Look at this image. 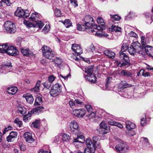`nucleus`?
<instances>
[{
	"label": "nucleus",
	"mask_w": 153,
	"mask_h": 153,
	"mask_svg": "<svg viewBox=\"0 0 153 153\" xmlns=\"http://www.w3.org/2000/svg\"><path fill=\"white\" fill-rule=\"evenodd\" d=\"M128 45L126 43H123L121 47V50L119 52L120 57L122 60H123L124 62L122 63L118 60L115 61L117 65L120 67H125L127 66L128 67L129 66L130 59L128 56L124 53L127 50H128Z\"/></svg>",
	"instance_id": "nucleus-1"
},
{
	"label": "nucleus",
	"mask_w": 153,
	"mask_h": 153,
	"mask_svg": "<svg viewBox=\"0 0 153 153\" xmlns=\"http://www.w3.org/2000/svg\"><path fill=\"white\" fill-rule=\"evenodd\" d=\"M61 92V85L57 83L52 86L50 94L51 96L55 97L58 96Z\"/></svg>",
	"instance_id": "nucleus-2"
},
{
	"label": "nucleus",
	"mask_w": 153,
	"mask_h": 153,
	"mask_svg": "<svg viewBox=\"0 0 153 153\" xmlns=\"http://www.w3.org/2000/svg\"><path fill=\"white\" fill-rule=\"evenodd\" d=\"M6 31L10 33H14L16 31V26L14 23L10 21H7L4 24Z\"/></svg>",
	"instance_id": "nucleus-3"
},
{
	"label": "nucleus",
	"mask_w": 153,
	"mask_h": 153,
	"mask_svg": "<svg viewBox=\"0 0 153 153\" xmlns=\"http://www.w3.org/2000/svg\"><path fill=\"white\" fill-rule=\"evenodd\" d=\"M69 126L70 131L73 134H78L80 133L79 126L76 121H72L70 124Z\"/></svg>",
	"instance_id": "nucleus-4"
},
{
	"label": "nucleus",
	"mask_w": 153,
	"mask_h": 153,
	"mask_svg": "<svg viewBox=\"0 0 153 153\" xmlns=\"http://www.w3.org/2000/svg\"><path fill=\"white\" fill-rule=\"evenodd\" d=\"M91 143V139L89 138H87L86 140V144L87 145V148H86L84 151V153H94L95 151V148L93 145L90 144ZM78 153H82L81 152Z\"/></svg>",
	"instance_id": "nucleus-5"
},
{
	"label": "nucleus",
	"mask_w": 153,
	"mask_h": 153,
	"mask_svg": "<svg viewBox=\"0 0 153 153\" xmlns=\"http://www.w3.org/2000/svg\"><path fill=\"white\" fill-rule=\"evenodd\" d=\"M93 18L89 15L86 16L84 18L83 21V23L85 24L87 27H91V26L93 27L94 29H97V25H94L93 24L91 23L93 21Z\"/></svg>",
	"instance_id": "nucleus-6"
},
{
	"label": "nucleus",
	"mask_w": 153,
	"mask_h": 153,
	"mask_svg": "<svg viewBox=\"0 0 153 153\" xmlns=\"http://www.w3.org/2000/svg\"><path fill=\"white\" fill-rule=\"evenodd\" d=\"M115 148L116 151L118 153H126L128 149L127 145L124 143L117 145Z\"/></svg>",
	"instance_id": "nucleus-7"
},
{
	"label": "nucleus",
	"mask_w": 153,
	"mask_h": 153,
	"mask_svg": "<svg viewBox=\"0 0 153 153\" xmlns=\"http://www.w3.org/2000/svg\"><path fill=\"white\" fill-rule=\"evenodd\" d=\"M86 112V111L84 109L82 108L74 110L72 111V114L76 117H80L84 116Z\"/></svg>",
	"instance_id": "nucleus-8"
},
{
	"label": "nucleus",
	"mask_w": 153,
	"mask_h": 153,
	"mask_svg": "<svg viewBox=\"0 0 153 153\" xmlns=\"http://www.w3.org/2000/svg\"><path fill=\"white\" fill-rule=\"evenodd\" d=\"M71 49L75 53V55L78 56L82 53V51L81 47L77 44H72Z\"/></svg>",
	"instance_id": "nucleus-9"
},
{
	"label": "nucleus",
	"mask_w": 153,
	"mask_h": 153,
	"mask_svg": "<svg viewBox=\"0 0 153 153\" xmlns=\"http://www.w3.org/2000/svg\"><path fill=\"white\" fill-rule=\"evenodd\" d=\"M100 132L102 134H105L108 133L110 131L109 127L106 126V124L104 122H102L100 124Z\"/></svg>",
	"instance_id": "nucleus-10"
},
{
	"label": "nucleus",
	"mask_w": 153,
	"mask_h": 153,
	"mask_svg": "<svg viewBox=\"0 0 153 153\" xmlns=\"http://www.w3.org/2000/svg\"><path fill=\"white\" fill-rule=\"evenodd\" d=\"M26 12L21 8H18L14 13L15 16L20 17H24L27 18L28 15H26Z\"/></svg>",
	"instance_id": "nucleus-11"
},
{
	"label": "nucleus",
	"mask_w": 153,
	"mask_h": 153,
	"mask_svg": "<svg viewBox=\"0 0 153 153\" xmlns=\"http://www.w3.org/2000/svg\"><path fill=\"white\" fill-rule=\"evenodd\" d=\"M6 53L12 56H15L19 54V51L13 46L8 47Z\"/></svg>",
	"instance_id": "nucleus-12"
},
{
	"label": "nucleus",
	"mask_w": 153,
	"mask_h": 153,
	"mask_svg": "<svg viewBox=\"0 0 153 153\" xmlns=\"http://www.w3.org/2000/svg\"><path fill=\"white\" fill-rule=\"evenodd\" d=\"M81 132L80 131V133L78 134H74L77 136V138H74L73 141V143L74 142H79L80 143H83V141L85 140L84 138L83 135L81 134Z\"/></svg>",
	"instance_id": "nucleus-13"
},
{
	"label": "nucleus",
	"mask_w": 153,
	"mask_h": 153,
	"mask_svg": "<svg viewBox=\"0 0 153 153\" xmlns=\"http://www.w3.org/2000/svg\"><path fill=\"white\" fill-rule=\"evenodd\" d=\"M24 138L26 141L31 143L34 141V139L32 137V134L29 132H26L24 134Z\"/></svg>",
	"instance_id": "nucleus-14"
},
{
	"label": "nucleus",
	"mask_w": 153,
	"mask_h": 153,
	"mask_svg": "<svg viewBox=\"0 0 153 153\" xmlns=\"http://www.w3.org/2000/svg\"><path fill=\"white\" fill-rule=\"evenodd\" d=\"M97 22L98 24H101V26H97V28L95 29V30L100 29L103 30V28L104 27V25L105 24L103 19L100 17H98L97 19Z\"/></svg>",
	"instance_id": "nucleus-15"
},
{
	"label": "nucleus",
	"mask_w": 153,
	"mask_h": 153,
	"mask_svg": "<svg viewBox=\"0 0 153 153\" xmlns=\"http://www.w3.org/2000/svg\"><path fill=\"white\" fill-rule=\"evenodd\" d=\"M18 133L17 132L12 131L10 132V134L7 137V141L8 142H10L11 140L13 138H16L17 136Z\"/></svg>",
	"instance_id": "nucleus-16"
},
{
	"label": "nucleus",
	"mask_w": 153,
	"mask_h": 153,
	"mask_svg": "<svg viewBox=\"0 0 153 153\" xmlns=\"http://www.w3.org/2000/svg\"><path fill=\"white\" fill-rule=\"evenodd\" d=\"M40 16V15L38 13L35 12L34 13H32L30 17V19L32 21H34L36 22V21L39 20V19Z\"/></svg>",
	"instance_id": "nucleus-17"
},
{
	"label": "nucleus",
	"mask_w": 153,
	"mask_h": 153,
	"mask_svg": "<svg viewBox=\"0 0 153 153\" xmlns=\"http://www.w3.org/2000/svg\"><path fill=\"white\" fill-rule=\"evenodd\" d=\"M23 97L25 98L29 104H32L33 101V98L32 96L29 94H24Z\"/></svg>",
	"instance_id": "nucleus-18"
},
{
	"label": "nucleus",
	"mask_w": 153,
	"mask_h": 153,
	"mask_svg": "<svg viewBox=\"0 0 153 153\" xmlns=\"http://www.w3.org/2000/svg\"><path fill=\"white\" fill-rule=\"evenodd\" d=\"M144 48L146 53L149 56H151L153 51V47L152 46L147 45Z\"/></svg>",
	"instance_id": "nucleus-19"
},
{
	"label": "nucleus",
	"mask_w": 153,
	"mask_h": 153,
	"mask_svg": "<svg viewBox=\"0 0 153 153\" xmlns=\"http://www.w3.org/2000/svg\"><path fill=\"white\" fill-rule=\"evenodd\" d=\"M125 124L126 127L128 130L134 128L136 127V126L134 123L128 120L126 121Z\"/></svg>",
	"instance_id": "nucleus-20"
},
{
	"label": "nucleus",
	"mask_w": 153,
	"mask_h": 153,
	"mask_svg": "<svg viewBox=\"0 0 153 153\" xmlns=\"http://www.w3.org/2000/svg\"><path fill=\"white\" fill-rule=\"evenodd\" d=\"M103 53L105 55L110 58H114L115 55L114 52L108 50H105Z\"/></svg>",
	"instance_id": "nucleus-21"
},
{
	"label": "nucleus",
	"mask_w": 153,
	"mask_h": 153,
	"mask_svg": "<svg viewBox=\"0 0 153 153\" xmlns=\"http://www.w3.org/2000/svg\"><path fill=\"white\" fill-rule=\"evenodd\" d=\"M86 79L91 83H95L96 81V77L93 74L87 75L85 77Z\"/></svg>",
	"instance_id": "nucleus-22"
},
{
	"label": "nucleus",
	"mask_w": 153,
	"mask_h": 153,
	"mask_svg": "<svg viewBox=\"0 0 153 153\" xmlns=\"http://www.w3.org/2000/svg\"><path fill=\"white\" fill-rule=\"evenodd\" d=\"M18 89L16 87H13L11 88H9L7 89L8 93L12 95L15 94L17 91Z\"/></svg>",
	"instance_id": "nucleus-23"
},
{
	"label": "nucleus",
	"mask_w": 153,
	"mask_h": 153,
	"mask_svg": "<svg viewBox=\"0 0 153 153\" xmlns=\"http://www.w3.org/2000/svg\"><path fill=\"white\" fill-rule=\"evenodd\" d=\"M9 46L7 43L0 45V52L2 53H6Z\"/></svg>",
	"instance_id": "nucleus-24"
},
{
	"label": "nucleus",
	"mask_w": 153,
	"mask_h": 153,
	"mask_svg": "<svg viewBox=\"0 0 153 153\" xmlns=\"http://www.w3.org/2000/svg\"><path fill=\"white\" fill-rule=\"evenodd\" d=\"M40 81H37L35 87L31 89V91L34 93L37 92L39 91V86Z\"/></svg>",
	"instance_id": "nucleus-25"
},
{
	"label": "nucleus",
	"mask_w": 153,
	"mask_h": 153,
	"mask_svg": "<svg viewBox=\"0 0 153 153\" xmlns=\"http://www.w3.org/2000/svg\"><path fill=\"white\" fill-rule=\"evenodd\" d=\"M93 143H92L91 141V143L90 144L93 145L95 148L97 147V146L99 145V142H98V137H93ZM96 148H95V149Z\"/></svg>",
	"instance_id": "nucleus-26"
},
{
	"label": "nucleus",
	"mask_w": 153,
	"mask_h": 153,
	"mask_svg": "<svg viewBox=\"0 0 153 153\" xmlns=\"http://www.w3.org/2000/svg\"><path fill=\"white\" fill-rule=\"evenodd\" d=\"M93 66L91 65L85 68V72L88 74L89 75L93 74Z\"/></svg>",
	"instance_id": "nucleus-27"
},
{
	"label": "nucleus",
	"mask_w": 153,
	"mask_h": 153,
	"mask_svg": "<svg viewBox=\"0 0 153 153\" xmlns=\"http://www.w3.org/2000/svg\"><path fill=\"white\" fill-rule=\"evenodd\" d=\"M131 45L134 47V49L137 52L140 51L139 49L141 48L140 44L138 42L132 43Z\"/></svg>",
	"instance_id": "nucleus-28"
},
{
	"label": "nucleus",
	"mask_w": 153,
	"mask_h": 153,
	"mask_svg": "<svg viewBox=\"0 0 153 153\" xmlns=\"http://www.w3.org/2000/svg\"><path fill=\"white\" fill-rule=\"evenodd\" d=\"M43 55L44 57H45L47 58H48V47L46 46H44L41 48Z\"/></svg>",
	"instance_id": "nucleus-29"
},
{
	"label": "nucleus",
	"mask_w": 153,
	"mask_h": 153,
	"mask_svg": "<svg viewBox=\"0 0 153 153\" xmlns=\"http://www.w3.org/2000/svg\"><path fill=\"white\" fill-rule=\"evenodd\" d=\"M56 54L55 52L50 48L48 47V59H51Z\"/></svg>",
	"instance_id": "nucleus-30"
},
{
	"label": "nucleus",
	"mask_w": 153,
	"mask_h": 153,
	"mask_svg": "<svg viewBox=\"0 0 153 153\" xmlns=\"http://www.w3.org/2000/svg\"><path fill=\"white\" fill-rule=\"evenodd\" d=\"M21 51L24 56H29L30 55V51L28 48H22Z\"/></svg>",
	"instance_id": "nucleus-31"
},
{
	"label": "nucleus",
	"mask_w": 153,
	"mask_h": 153,
	"mask_svg": "<svg viewBox=\"0 0 153 153\" xmlns=\"http://www.w3.org/2000/svg\"><path fill=\"white\" fill-rule=\"evenodd\" d=\"M95 29L93 27L91 26V27H86L85 31L88 33L89 34H94V32H95V30H94Z\"/></svg>",
	"instance_id": "nucleus-32"
},
{
	"label": "nucleus",
	"mask_w": 153,
	"mask_h": 153,
	"mask_svg": "<svg viewBox=\"0 0 153 153\" xmlns=\"http://www.w3.org/2000/svg\"><path fill=\"white\" fill-rule=\"evenodd\" d=\"M121 75H124L126 76L130 77H131V76L132 75L131 72L125 70H123L121 71Z\"/></svg>",
	"instance_id": "nucleus-33"
},
{
	"label": "nucleus",
	"mask_w": 153,
	"mask_h": 153,
	"mask_svg": "<svg viewBox=\"0 0 153 153\" xmlns=\"http://www.w3.org/2000/svg\"><path fill=\"white\" fill-rule=\"evenodd\" d=\"M77 30L81 31H85L86 27H87V26H86V25L84 24H77Z\"/></svg>",
	"instance_id": "nucleus-34"
},
{
	"label": "nucleus",
	"mask_w": 153,
	"mask_h": 153,
	"mask_svg": "<svg viewBox=\"0 0 153 153\" xmlns=\"http://www.w3.org/2000/svg\"><path fill=\"white\" fill-rule=\"evenodd\" d=\"M62 140L66 142L69 141L70 138V136L69 135L66 133H63L62 135Z\"/></svg>",
	"instance_id": "nucleus-35"
},
{
	"label": "nucleus",
	"mask_w": 153,
	"mask_h": 153,
	"mask_svg": "<svg viewBox=\"0 0 153 153\" xmlns=\"http://www.w3.org/2000/svg\"><path fill=\"white\" fill-rule=\"evenodd\" d=\"M40 123V120H36L34 122L32 123V125L33 126L34 128H37L39 126Z\"/></svg>",
	"instance_id": "nucleus-36"
},
{
	"label": "nucleus",
	"mask_w": 153,
	"mask_h": 153,
	"mask_svg": "<svg viewBox=\"0 0 153 153\" xmlns=\"http://www.w3.org/2000/svg\"><path fill=\"white\" fill-rule=\"evenodd\" d=\"M63 24L66 28H68L72 26V23L69 19H65L63 22Z\"/></svg>",
	"instance_id": "nucleus-37"
},
{
	"label": "nucleus",
	"mask_w": 153,
	"mask_h": 153,
	"mask_svg": "<svg viewBox=\"0 0 153 153\" xmlns=\"http://www.w3.org/2000/svg\"><path fill=\"white\" fill-rule=\"evenodd\" d=\"M128 51L129 53L131 55H134L135 53L137 52L132 46L131 45L128 48Z\"/></svg>",
	"instance_id": "nucleus-38"
},
{
	"label": "nucleus",
	"mask_w": 153,
	"mask_h": 153,
	"mask_svg": "<svg viewBox=\"0 0 153 153\" xmlns=\"http://www.w3.org/2000/svg\"><path fill=\"white\" fill-rule=\"evenodd\" d=\"M42 98L41 97H38L36 99L34 103L35 105L36 106L39 105H40L42 103Z\"/></svg>",
	"instance_id": "nucleus-39"
},
{
	"label": "nucleus",
	"mask_w": 153,
	"mask_h": 153,
	"mask_svg": "<svg viewBox=\"0 0 153 153\" xmlns=\"http://www.w3.org/2000/svg\"><path fill=\"white\" fill-rule=\"evenodd\" d=\"M110 16L113 22H114V21H119L121 18L120 17L117 15H112L111 14Z\"/></svg>",
	"instance_id": "nucleus-40"
},
{
	"label": "nucleus",
	"mask_w": 153,
	"mask_h": 153,
	"mask_svg": "<svg viewBox=\"0 0 153 153\" xmlns=\"http://www.w3.org/2000/svg\"><path fill=\"white\" fill-rule=\"evenodd\" d=\"M111 29L112 31L120 32L121 29V28L117 26L113 25L111 26Z\"/></svg>",
	"instance_id": "nucleus-41"
},
{
	"label": "nucleus",
	"mask_w": 153,
	"mask_h": 153,
	"mask_svg": "<svg viewBox=\"0 0 153 153\" xmlns=\"http://www.w3.org/2000/svg\"><path fill=\"white\" fill-rule=\"evenodd\" d=\"M52 61H53L58 65L61 64L62 63V62L61 59L58 57H56L55 58L54 60L53 59Z\"/></svg>",
	"instance_id": "nucleus-42"
},
{
	"label": "nucleus",
	"mask_w": 153,
	"mask_h": 153,
	"mask_svg": "<svg viewBox=\"0 0 153 153\" xmlns=\"http://www.w3.org/2000/svg\"><path fill=\"white\" fill-rule=\"evenodd\" d=\"M90 48L91 51L94 54V55H98V53H100L99 52H97L95 50V47L93 45H91L90 47Z\"/></svg>",
	"instance_id": "nucleus-43"
},
{
	"label": "nucleus",
	"mask_w": 153,
	"mask_h": 153,
	"mask_svg": "<svg viewBox=\"0 0 153 153\" xmlns=\"http://www.w3.org/2000/svg\"><path fill=\"white\" fill-rule=\"evenodd\" d=\"M54 13L55 15L57 17L60 16L62 15V13L60 10L57 8H56L55 10Z\"/></svg>",
	"instance_id": "nucleus-44"
},
{
	"label": "nucleus",
	"mask_w": 153,
	"mask_h": 153,
	"mask_svg": "<svg viewBox=\"0 0 153 153\" xmlns=\"http://www.w3.org/2000/svg\"><path fill=\"white\" fill-rule=\"evenodd\" d=\"M36 24L40 28L42 27L44 25V23L41 21L38 20L36 21Z\"/></svg>",
	"instance_id": "nucleus-45"
},
{
	"label": "nucleus",
	"mask_w": 153,
	"mask_h": 153,
	"mask_svg": "<svg viewBox=\"0 0 153 153\" xmlns=\"http://www.w3.org/2000/svg\"><path fill=\"white\" fill-rule=\"evenodd\" d=\"M18 110L19 112L22 115H24L26 113L25 110H24L21 106L18 107Z\"/></svg>",
	"instance_id": "nucleus-46"
},
{
	"label": "nucleus",
	"mask_w": 153,
	"mask_h": 153,
	"mask_svg": "<svg viewBox=\"0 0 153 153\" xmlns=\"http://www.w3.org/2000/svg\"><path fill=\"white\" fill-rule=\"evenodd\" d=\"M101 31H96L95 32H94V34L95 36H99V37H102V32L101 30L100 29Z\"/></svg>",
	"instance_id": "nucleus-47"
},
{
	"label": "nucleus",
	"mask_w": 153,
	"mask_h": 153,
	"mask_svg": "<svg viewBox=\"0 0 153 153\" xmlns=\"http://www.w3.org/2000/svg\"><path fill=\"white\" fill-rule=\"evenodd\" d=\"M140 72H141L142 73V75L145 77L150 76V75L149 72H146L144 73V70H141Z\"/></svg>",
	"instance_id": "nucleus-48"
},
{
	"label": "nucleus",
	"mask_w": 153,
	"mask_h": 153,
	"mask_svg": "<svg viewBox=\"0 0 153 153\" xmlns=\"http://www.w3.org/2000/svg\"><path fill=\"white\" fill-rule=\"evenodd\" d=\"M13 128L10 126H8L7 127L5 128L3 130V134H4L6 133V132L8 131L9 130L12 129Z\"/></svg>",
	"instance_id": "nucleus-49"
},
{
	"label": "nucleus",
	"mask_w": 153,
	"mask_h": 153,
	"mask_svg": "<svg viewBox=\"0 0 153 153\" xmlns=\"http://www.w3.org/2000/svg\"><path fill=\"white\" fill-rule=\"evenodd\" d=\"M112 79V78L111 77H108L107 78L106 81V83L105 85V86L106 87V89H107V87L108 85L110 83L111 80Z\"/></svg>",
	"instance_id": "nucleus-50"
},
{
	"label": "nucleus",
	"mask_w": 153,
	"mask_h": 153,
	"mask_svg": "<svg viewBox=\"0 0 153 153\" xmlns=\"http://www.w3.org/2000/svg\"><path fill=\"white\" fill-rule=\"evenodd\" d=\"M31 114H29L28 115H25L23 117V120L25 122H26L29 119H30Z\"/></svg>",
	"instance_id": "nucleus-51"
},
{
	"label": "nucleus",
	"mask_w": 153,
	"mask_h": 153,
	"mask_svg": "<svg viewBox=\"0 0 153 153\" xmlns=\"http://www.w3.org/2000/svg\"><path fill=\"white\" fill-rule=\"evenodd\" d=\"M14 122L17 125V126L19 127H20L22 124V122L20 121L17 118H16Z\"/></svg>",
	"instance_id": "nucleus-52"
},
{
	"label": "nucleus",
	"mask_w": 153,
	"mask_h": 153,
	"mask_svg": "<svg viewBox=\"0 0 153 153\" xmlns=\"http://www.w3.org/2000/svg\"><path fill=\"white\" fill-rule=\"evenodd\" d=\"M146 116L144 117H143L141 120V124L142 126H144L146 124Z\"/></svg>",
	"instance_id": "nucleus-53"
},
{
	"label": "nucleus",
	"mask_w": 153,
	"mask_h": 153,
	"mask_svg": "<svg viewBox=\"0 0 153 153\" xmlns=\"http://www.w3.org/2000/svg\"><path fill=\"white\" fill-rule=\"evenodd\" d=\"M55 79V77L51 75L48 77V81L50 83H52Z\"/></svg>",
	"instance_id": "nucleus-54"
},
{
	"label": "nucleus",
	"mask_w": 153,
	"mask_h": 153,
	"mask_svg": "<svg viewBox=\"0 0 153 153\" xmlns=\"http://www.w3.org/2000/svg\"><path fill=\"white\" fill-rule=\"evenodd\" d=\"M128 35L130 37H133L135 38H137V34L132 31H131L130 33H128Z\"/></svg>",
	"instance_id": "nucleus-55"
},
{
	"label": "nucleus",
	"mask_w": 153,
	"mask_h": 153,
	"mask_svg": "<svg viewBox=\"0 0 153 153\" xmlns=\"http://www.w3.org/2000/svg\"><path fill=\"white\" fill-rule=\"evenodd\" d=\"M85 107L87 109V111L90 113L92 111V108L90 105H85Z\"/></svg>",
	"instance_id": "nucleus-56"
},
{
	"label": "nucleus",
	"mask_w": 153,
	"mask_h": 153,
	"mask_svg": "<svg viewBox=\"0 0 153 153\" xmlns=\"http://www.w3.org/2000/svg\"><path fill=\"white\" fill-rule=\"evenodd\" d=\"M59 76L61 77L62 78L64 79V80H67L69 77H70L71 76V74H68L66 76H63L61 74H60L59 75Z\"/></svg>",
	"instance_id": "nucleus-57"
},
{
	"label": "nucleus",
	"mask_w": 153,
	"mask_h": 153,
	"mask_svg": "<svg viewBox=\"0 0 153 153\" xmlns=\"http://www.w3.org/2000/svg\"><path fill=\"white\" fill-rule=\"evenodd\" d=\"M70 2L74 6L77 7L78 6V5L76 0H70Z\"/></svg>",
	"instance_id": "nucleus-58"
},
{
	"label": "nucleus",
	"mask_w": 153,
	"mask_h": 153,
	"mask_svg": "<svg viewBox=\"0 0 153 153\" xmlns=\"http://www.w3.org/2000/svg\"><path fill=\"white\" fill-rule=\"evenodd\" d=\"M30 113L31 114H38L39 113L36 108H34L32 109L30 111Z\"/></svg>",
	"instance_id": "nucleus-59"
},
{
	"label": "nucleus",
	"mask_w": 153,
	"mask_h": 153,
	"mask_svg": "<svg viewBox=\"0 0 153 153\" xmlns=\"http://www.w3.org/2000/svg\"><path fill=\"white\" fill-rule=\"evenodd\" d=\"M95 115V114L91 111V112H90V114L88 115V117L91 119L93 117H94Z\"/></svg>",
	"instance_id": "nucleus-60"
},
{
	"label": "nucleus",
	"mask_w": 153,
	"mask_h": 153,
	"mask_svg": "<svg viewBox=\"0 0 153 153\" xmlns=\"http://www.w3.org/2000/svg\"><path fill=\"white\" fill-rule=\"evenodd\" d=\"M128 130L129 134L130 136H133L136 134L135 132L133 130Z\"/></svg>",
	"instance_id": "nucleus-61"
},
{
	"label": "nucleus",
	"mask_w": 153,
	"mask_h": 153,
	"mask_svg": "<svg viewBox=\"0 0 153 153\" xmlns=\"http://www.w3.org/2000/svg\"><path fill=\"white\" fill-rule=\"evenodd\" d=\"M116 122L113 121L112 120H111L108 121V123L112 126H115Z\"/></svg>",
	"instance_id": "nucleus-62"
},
{
	"label": "nucleus",
	"mask_w": 153,
	"mask_h": 153,
	"mask_svg": "<svg viewBox=\"0 0 153 153\" xmlns=\"http://www.w3.org/2000/svg\"><path fill=\"white\" fill-rule=\"evenodd\" d=\"M142 138L143 139L144 141L146 143V146H149L150 145L149 143V142L147 138L144 137H142Z\"/></svg>",
	"instance_id": "nucleus-63"
},
{
	"label": "nucleus",
	"mask_w": 153,
	"mask_h": 153,
	"mask_svg": "<svg viewBox=\"0 0 153 153\" xmlns=\"http://www.w3.org/2000/svg\"><path fill=\"white\" fill-rule=\"evenodd\" d=\"M74 102L76 104H79L80 105H81L83 104L82 102L80 100H74Z\"/></svg>",
	"instance_id": "nucleus-64"
}]
</instances>
